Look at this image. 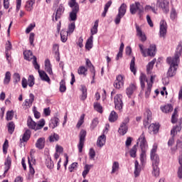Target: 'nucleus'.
Instances as JSON below:
<instances>
[{
    "mask_svg": "<svg viewBox=\"0 0 182 182\" xmlns=\"http://www.w3.org/2000/svg\"><path fill=\"white\" fill-rule=\"evenodd\" d=\"M150 157L152 161L153 171L152 174L155 177L160 176V169H159V163H160V158L157 154V144H154L150 152Z\"/></svg>",
    "mask_w": 182,
    "mask_h": 182,
    "instance_id": "obj_1",
    "label": "nucleus"
},
{
    "mask_svg": "<svg viewBox=\"0 0 182 182\" xmlns=\"http://www.w3.org/2000/svg\"><path fill=\"white\" fill-rule=\"evenodd\" d=\"M156 79V75H151V81L149 82L147 80V77L144 74H141L139 77V80L141 83V87L142 90L145 87L144 82H147L148 87L145 91V97L147 99L149 96H150V93H151V87L153 86V80Z\"/></svg>",
    "mask_w": 182,
    "mask_h": 182,
    "instance_id": "obj_2",
    "label": "nucleus"
},
{
    "mask_svg": "<svg viewBox=\"0 0 182 182\" xmlns=\"http://www.w3.org/2000/svg\"><path fill=\"white\" fill-rule=\"evenodd\" d=\"M166 62L170 65L167 72V76L168 77H173V76H176V73H177V68H178V63H180V61L173 60V58H171V57H168L166 59Z\"/></svg>",
    "mask_w": 182,
    "mask_h": 182,
    "instance_id": "obj_3",
    "label": "nucleus"
},
{
    "mask_svg": "<svg viewBox=\"0 0 182 182\" xmlns=\"http://www.w3.org/2000/svg\"><path fill=\"white\" fill-rule=\"evenodd\" d=\"M70 8H72V11L70 13V21H76L77 19V13L80 11L79 4L76 0H70L68 2Z\"/></svg>",
    "mask_w": 182,
    "mask_h": 182,
    "instance_id": "obj_4",
    "label": "nucleus"
},
{
    "mask_svg": "<svg viewBox=\"0 0 182 182\" xmlns=\"http://www.w3.org/2000/svg\"><path fill=\"white\" fill-rule=\"evenodd\" d=\"M138 140L140 142V148L141 149L140 160L141 163H144V160H146V150H147V141H146L144 134H142Z\"/></svg>",
    "mask_w": 182,
    "mask_h": 182,
    "instance_id": "obj_5",
    "label": "nucleus"
},
{
    "mask_svg": "<svg viewBox=\"0 0 182 182\" xmlns=\"http://www.w3.org/2000/svg\"><path fill=\"white\" fill-rule=\"evenodd\" d=\"M139 48L144 58H147V56L153 57L156 55V45L154 44L151 45L147 50H144V47L142 44H139Z\"/></svg>",
    "mask_w": 182,
    "mask_h": 182,
    "instance_id": "obj_6",
    "label": "nucleus"
},
{
    "mask_svg": "<svg viewBox=\"0 0 182 182\" xmlns=\"http://www.w3.org/2000/svg\"><path fill=\"white\" fill-rule=\"evenodd\" d=\"M27 125L29 129H32L33 130H41L45 126V119H42L36 124L31 117H28Z\"/></svg>",
    "mask_w": 182,
    "mask_h": 182,
    "instance_id": "obj_7",
    "label": "nucleus"
},
{
    "mask_svg": "<svg viewBox=\"0 0 182 182\" xmlns=\"http://www.w3.org/2000/svg\"><path fill=\"white\" fill-rule=\"evenodd\" d=\"M127 11V5L123 3L118 9V14L115 17L114 23L116 25H119L120 23V21L124 15H126V11Z\"/></svg>",
    "mask_w": 182,
    "mask_h": 182,
    "instance_id": "obj_8",
    "label": "nucleus"
},
{
    "mask_svg": "<svg viewBox=\"0 0 182 182\" xmlns=\"http://www.w3.org/2000/svg\"><path fill=\"white\" fill-rule=\"evenodd\" d=\"M129 11L132 15L136 14V12L139 14V15H141V14L144 12V8L143 6H141V4H140V2H135V4L130 5Z\"/></svg>",
    "mask_w": 182,
    "mask_h": 182,
    "instance_id": "obj_9",
    "label": "nucleus"
},
{
    "mask_svg": "<svg viewBox=\"0 0 182 182\" xmlns=\"http://www.w3.org/2000/svg\"><path fill=\"white\" fill-rule=\"evenodd\" d=\"M80 141L77 145L79 153H82L83 150V146H85V141L86 140V130L82 129L80 132Z\"/></svg>",
    "mask_w": 182,
    "mask_h": 182,
    "instance_id": "obj_10",
    "label": "nucleus"
},
{
    "mask_svg": "<svg viewBox=\"0 0 182 182\" xmlns=\"http://www.w3.org/2000/svg\"><path fill=\"white\" fill-rule=\"evenodd\" d=\"M122 97L123 96L120 94L116 95L114 97L115 109L119 112H122V109H123V101L122 100Z\"/></svg>",
    "mask_w": 182,
    "mask_h": 182,
    "instance_id": "obj_11",
    "label": "nucleus"
},
{
    "mask_svg": "<svg viewBox=\"0 0 182 182\" xmlns=\"http://www.w3.org/2000/svg\"><path fill=\"white\" fill-rule=\"evenodd\" d=\"M124 86V75H119L114 82L115 89H122Z\"/></svg>",
    "mask_w": 182,
    "mask_h": 182,
    "instance_id": "obj_12",
    "label": "nucleus"
},
{
    "mask_svg": "<svg viewBox=\"0 0 182 182\" xmlns=\"http://www.w3.org/2000/svg\"><path fill=\"white\" fill-rule=\"evenodd\" d=\"M166 35H167V23L162 20L160 22L159 36L160 38H166Z\"/></svg>",
    "mask_w": 182,
    "mask_h": 182,
    "instance_id": "obj_13",
    "label": "nucleus"
},
{
    "mask_svg": "<svg viewBox=\"0 0 182 182\" xmlns=\"http://www.w3.org/2000/svg\"><path fill=\"white\" fill-rule=\"evenodd\" d=\"M182 53V43H179L176 48V51L173 57H171V59L180 62V56Z\"/></svg>",
    "mask_w": 182,
    "mask_h": 182,
    "instance_id": "obj_14",
    "label": "nucleus"
},
{
    "mask_svg": "<svg viewBox=\"0 0 182 182\" xmlns=\"http://www.w3.org/2000/svg\"><path fill=\"white\" fill-rule=\"evenodd\" d=\"M156 5H159V6H160V8H161L164 12H168V1L157 0Z\"/></svg>",
    "mask_w": 182,
    "mask_h": 182,
    "instance_id": "obj_15",
    "label": "nucleus"
},
{
    "mask_svg": "<svg viewBox=\"0 0 182 182\" xmlns=\"http://www.w3.org/2000/svg\"><path fill=\"white\" fill-rule=\"evenodd\" d=\"M135 26H136V29L137 36L141 38V42H146V41H147V38L146 37V34H144L143 33V31H141V28H140V26H139V25H137V24H135Z\"/></svg>",
    "mask_w": 182,
    "mask_h": 182,
    "instance_id": "obj_16",
    "label": "nucleus"
},
{
    "mask_svg": "<svg viewBox=\"0 0 182 182\" xmlns=\"http://www.w3.org/2000/svg\"><path fill=\"white\" fill-rule=\"evenodd\" d=\"M63 12H65V7H63L61 4L59 6L58 9H57L55 18H53V21H55V22H57L58 19H60V16H62V14H63Z\"/></svg>",
    "mask_w": 182,
    "mask_h": 182,
    "instance_id": "obj_17",
    "label": "nucleus"
},
{
    "mask_svg": "<svg viewBox=\"0 0 182 182\" xmlns=\"http://www.w3.org/2000/svg\"><path fill=\"white\" fill-rule=\"evenodd\" d=\"M144 116L146 117V119L144 120V127H149V122L151 120V111L150 109H146Z\"/></svg>",
    "mask_w": 182,
    "mask_h": 182,
    "instance_id": "obj_18",
    "label": "nucleus"
},
{
    "mask_svg": "<svg viewBox=\"0 0 182 182\" xmlns=\"http://www.w3.org/2000/svg\"><path fill=\"white\" fill-rule=\"evenodd\" d=\"M53 51L55 53V58L56 59V61L59 62V60H60V54L59 53V45L58 44H54L53 46Z\"/></svg>",
    "mask_w": 182,
    "mask_h": 182,
    "instance_id": "obj_19",
    "label": "nucleus"
},
{
    "mask_svg": "<svg viewBox=\"0 0 182 182\" xmlns=\"http://www.w3.org/2000/svg\"><path fill=\"white\" fill-rule=\"evenodd\" d=\"M59 119L58 118V117H54L53 118H51L50 119V127L51 129H55V127H58V126H59Z\"/></svg>",
    "mask_w": 182,
    "mask_h": 182,
    "instance_id": "obj_20",
    "label": "nucleus"
},
{
    "mask_svg": "<svg viewBox=\"0 0 182 182\" xmlns=\"http://www.w3.org/2000/svg\"><path fill=\"white\" fill-rule=\"evenodd\" d=\"M36 147L37 149H38L39 150H42V149H44L45 138H43V137L39 138L36 143Z\"/></svg>",
    "mask_w": 182,
    "mask_h": 182,
    "instance_id": "obj_21",
    "label": "nucleus"
},
{
    "mask_svg": "<svg viewBox=\"0 0 182 182\" xmlns=\"http://www.w3.org/2000/svg\"><path fill=\"white\" fill-rule=\"evenodd\" d=\"M134 90H136V85L134 84H130L129 87L126 89V94L128 97H130L133 93H134Z\"/></svg>",
    "mask_w": 182,
    "mask_h": 182,
    "instance_id": "obj_22",
    "label": "nucleus"
},
{
    "mask_svg": "<svg viewBox=\"0 0 182 182\" xmlns=\"http://www.w3.org/2000/svg\"><path fill=\"white\" fill-rule=\"evenodd\" d=\"M104 144H106V135L102 134L98 137L97 146L98 147H103Z\"/></svg>",
    "mask_w": 182,
    "mask_h": 182,
    "instance_id": "obj_23",
    "label": "nucleus"
},
{
    "mask_svg": "<svg viewBox=\"0 0 182 182\" xmlns=\"http://www.w3.org/2000/svg\"><path fill=\"white\" fill-rule=\"evenodd\" d=\"M45 70L48 75H53V72L52 71V65H50V60L49 59H46L45 60Z\"/></svg>",
    "mask_w": 182,
    "mask_h": 182,
    "instance_id": "obj_24",
    "label": "nucleus"
},
{
    "mask_svg": "<svg viewBox=\"0 0 182 182\" xmlns=\"http://www.w3.org/2000/svg\"><path fill=\"white\" fill-rule=\"evenodd\" d=\"M33 5H35V0H28L26 2L25 9L28 12H31L33 9Z\"/></svg>",
    "mask_w": 182,
    "mask_h": 182,
    "instance_id": "obj_25",
    "label": "nucleus"
},
{
    "mask_svg": "<svg viewBox=\"0 0 182 182\" xmlns=\"http://www.w3.org/2000/svg\"><path fill=\"white\" fill-rule=\"evenodd\" d=\"M128 130H129V127H127V125H123L121 124L120 127L118 129V133L121 136H124V134H126V133H127Z\"/></svg>",
    "mask_w": 182,
    "mask_h": 182,
    "instance_id": "obj_26",
    "label": "nucleus"
},
{
    "mask_svg": "<svg viewBox=\"0 0 182 182\" xmlns=\"http://www.w3.org/2000/svg\"><path fill=\"white\" fill-rule=\"evenodd\" d=\"M155 63H156V59L152 60L151 62L148 63V65H146L147 75H151V70H153V68H154Z\"/></svg>",
    "mask_w": 182,
    "mask_h": 182,
    "instance_id": "obj_27",
    "label": "nucleus"
},
{
    "mask_svg": "<svg viewBox=\"0 0 182 182\" xmlns=\"http://www.w3.org/2000/svg\"><path fill=\"white\" fill-rule=\"evenodd\" d=\"M39 76L41 80H44V82H50V78L48 76V74L45 73V71L38 70Z\"/></svg>",
    "mask_w": 182,
    "mask_h": 182,
    "instance_id": "obj_28",
    "label": "nucleus"
},
{
    "mask_svg": "<svg viewBox=\"0 0 182 182\" xmlns=\"http://www.w3.org/2000/svg\"><path fill=\"white\" fill-rule=\"evenodd\" d=\"M159 128H160V127L159 126V124H151L149 127V130L151 133L156 134V133H159Z\"/></svg>",
    "mask_w": 182,
    "mask_h": 182,
    "instance_id": "obj_29",
    "label": "nucleus"
},
{
    "mask_svg": "<svg viewBox=\"0 0 182 182\" xmlns=\"http://www.w3.org/2000/svg\"><path fill=\"white\" fill-rule=\"evenodd\" d=\"M85 48L88 50H90V49L93 48V36H90V37L87 39L85 44Z\"/></svg>",
    "mask_w": 182,
    "mask_h": 182,
    "instance_id": "obj_30",
    "label": "nucleus"
},
{
    "mask_svg": "<svg viewBox=\"0 0 182 182\" xmlns=\"http://www.w3.org/2000/svg\"><path fill=\"white\" fill-rule=\"evenodd\" d=\"M81 92L82 95L80 97V99L82 100H86V98L87 97V89L86 88V86L81 85Z\"/></svg>",
    "mask_w": 182,
    "mask_h": 182,
    "instance_id": "obj_31",
    "label": "nucleus"
},
{
    "mask_svg": "<svg viewBox=\"0 0 182 182\" xmlns=\"http://www.w3.org/2000/svg\"><path fill=\"white\" fill-rule=\"evenodd\" d=\"M92 167H93V165H89V164H86L84 166V171H82L83 178H86V176H87V174H89V171H90V168Z\"/></svg>",
    "mask_w": 182,
    "mask_h": 182,
    "instance_id": "obj_32",
    "label": "nucleus"
},
{
    "mask_svg": "<svg viewBox=\"0 0 182 182\" xmlns=\"http://www.w3.org/2000/svg\"><path fill=\"white\" fill-rule=\"evenodd\" d=\"M11 157L8 156L4 163V166H5L4 174L8 173V171L11 168Z\"/></svg>",
    "mask_w": 182,
    "mask_h": 182,
    "instance_id": "obj_33",
    "label": "nucleus"
},
{
    "mask_svg": "<svg viewBox=\"0 0 182 182\" xmlns=\"http://www.w3.org/2000/svg\"><path fill=\"white\" fill-rule=\"evenodd\" d=\"M161 109L164 113H170V112H173V106L168 104L164 107H161Z\"/></svg>",
    "mask_w": 182,
    "mask_h": 182,
    "instance_id": "obj_34",
    "label": "nucleus"
},
{
    "mask_svg": "<svg viewBox=\"0 0 182 182\" xmlns=\"http://www.w3.org/2000/svg\"><path fill=\"white\" fill-rule=\"evenodd\" d=\"M33 100H35V95L31 93L29 95V99H26L25 100V103L27 106H28V107H31V106H32V103H33Z\"/></svg>",
    "mask_w": 182,
    "mask_h": 182,
    "instance_id": "obj_35",
    "label": "nucleus"
},
{
    "mask_svg": "<svg viewBox=\"0 0 182 182\" xmlns=\"http://www.w3.org/2000/svg\"><path fill=\"white\" fill-rule=\"evenodd\" d=\"M119 116H117V113L114 111H112L109 117V121L111 122V123H113L117 120Z\"/></svg>",
    "mask_w": 182,
    "mask_h": 182,
    "instance_id": "obj_36",
    "label": "nucleus"
},
{
    "mask_svg": "<svg viewBox=\"0 0 182 182\" xmlns=\"http://www.w3.org/2000/svg\"><path fill=\"white\" fill-rule=\"evenodd\" d=\"M98 27H99V20H96L93 27L90 30L91 36H93V35H96V33H97Z\"/></svg>",
    "mask_w": 182,
    "mask_h": 182,
    "instance_id": "obj_37",
    "label": "nucleus"
},
{
    "mask_svg": "<svg viewBox=\"0 0 182 182\" xmlns=\"http://www.w3.org/2000/svg\"><path fill=\"white\" fill-rule=\"evenodd\" d=\"M23 55L24 59H26V60H31L32 59H33V55L31 50L24 51Z\"/></svg>",
    "mask_w": 182,
    "mask_h": 182,
    "instance_id": "obj_38",
    "label": "nucleus"
},
{
    "mask_svg": "<svg viewBox=\"0 0 182 182\" xmlns=\"http://www.w3.org/2000/svg\"><path fill=\"white\" fill-rule=\"evenodd\" d=\"M112 6V1H109L105 6L104 11L102 14V16L105 18L106 16V14H107V11H109V8Z\"/></svg>",
    "mask_w": 182,
    "mask_h": 182,
    "instance_id": "obj_39",
    "label": "nucleus"
},
{
    "mask_svg": "<svg viewBox=\"0 0 182 182\" xmlns=\"http://www.w3.org/2000/svg\"><path fill=\"white\" fill-rule=\"evenodd\" d=\"M29 139H31V130L27 129L23 135L22 140L23 141H28Z\"/></svg>",
    "mask_w": 182,
    "mask_h": 182,
    "instance_id": "obj_40",
    "label": "nucleus"
},
{
    "mask_svg": "<svg viewBox=\"0 0 182 182\" xmlns=\"http://www.w3.org/2000/svg\"><path fill=\"white\" fill-rule=\"evenodd\" d=\"M68 35H69L68 33V31H61L60 32V38H61V41L63 42V43H65V42H66V41H68Z\"/></svg>",
    "mask_w": 182,
    "mask_h": 182,
    "instance_id": "obj_41",
    "label": "nucleus"
},
{
    "mask_svg": "<svg viewBox=\"0 0 182 182\" xmlns=\"http://www.w3.org/2000/svg\"><path fill=\"white\" fill-rule=\"evenodd\" d=\"M8 132L10 134H12L15 132V123L14 122H10L7 126Z\"/></svg>",
    "mask_w": 182,
    "mask_h": 182,
    "instance_id": "obj_42",
    "label": "nucleus"
},
{
    "mask_svg": "<svg viewBox=\"0 0 182 182\" xmlns=\"http://www.w3.org/2000/svg\"><path fill=\"white\" fill-rule=\"evenodd\" d=\"M94 109L96 112H98V113H103V107H102L99 102L94 103Z\"/></svg>",
    "mask_w": 182,
    "mask_h": 182,
    "instance_id": "obj_43",
    "label": "nucleus"
},
{
    "mask_svg": "<svg viewBox=\"0 0 182 182\" xmlns=\"http://www.w3.org/2000/svg\"><path fill=\"white\" fill-rule=\"evenodd\" d=\"M60 92L61 93H65V92H66V82H65V80H62L60 82Z\"/></svg>",
    "mask_w": 182,
    "mask_h": 182,
    "instance_id": "obj_44",
    "label": "nucleus"
},
{
    "mask_svg": "<svg viewBox=\"0 0 182 182\" xmlns=\"http://www.w3.org/2000/svg\"><path fill=\"white\" fill-rule=\"evenodd\" d=\"M135 62H136V58L133 57L130 63V70L131 72H133L134 75H136V67H134Z\"/></svg>",
    "mask_w": 182,
    "mask_h": 182,
    "instance_id": "obj_45",
    "label": "nucleus"
},
{
    "mask_svg": "<svg viewBox=\"0 0 182 182\" xmlns=\"http://www.w3.org/2000/svg\"><path fill=\"white\" fill-rule=\"evenodd\" d=\"M9 82H11V72L7 71L5 74V77L4 80V85H9Z\"/></svg>",
    "mask_w": 182,
    "mask_h": 182,
    "instance_id": "obj_46",
    "label": "nucleus"
},
{
    "mask_svg": "<svg viewBox=\"0 0 182 182\" xmlns=\"http://www.w3.org/2000/svg\"><path fill=\"white\" fill-rule=\"evenodd\" d=\"M99 124V119L95 118L92 119V123L90 124V129L91 130H95L96 127H97V125Z\"/></svg>",
    "mask_w": 182,
    "mask_h": 182,
    "instance_id": "obj_47",
    "label": "nucleus"
},
{
    "mask_svg": "<svg viewBox=\"0 0 182 182\" xmlns=\"http://www.w3.org/2000/svg\"><path fill=\"white\" fill-rule=\"evenodd\" d=\"M135 177H139L140 176V168L139 167V161H135V170L134 172Z\"/></svg>",
    "mask_w": 182,
    "mask_h": 182,
    "instance_id": "obj_48",
    "label": "nucleus"
},
{
    "mask_svg": "<svg viewBox=\"0 0 182 182\" xmlns=\"http://www.w3.org/2000/svg\"><path fill=\"white\" fill-rule=\"evenodd\" d=\"M28 85L29 87H33L35 85V77L33 75H29L28 78Z\"/></svg>",
    "mask_w": 182,
    "mask_h": 182,
    "instance_id": "obj_49",
    "label": "nucleus"
},
{
    "mask_svg": "<svg viewBox=\"0 0 182 182\" xmlns=\"http://www.w3.org/2000/svg\"><path fill=\"white\" fill-rule=\"evenodd\" d=\"M14 83L16 85V83H19L21 82V75L19 73H16L13 75Z\"/></svg>",
    "mask_w": 182,
    "mask_h": 182,
    "instance_id": "obj_50",
    "label": "nucleus"
},
{
    "mask_svg": "<svg viewBox=\"0 0 182 182\" xmlns=\"http://www.w3.org/2000/svg\"><path fill=\"white\" fill-rule=\"evenodd\" d=\"M86 72H87V69L85 66H80L77 70L78 75H84V76H86Z\"/></svg>",
    "mask_w": 182,
    "mask_h": 182,
    "instance_id": "obj_51",
    "label": "nucleus"
},
{
    "mask_svg": "<svg viewBox=\"0 0 182 182\" xmlns=\"http://www.w3.org/2000/svg\"><path fill=\"white\" fill-rule=\"evenodd\" d=\"M137 153V145H134L129 151L131 157H136V154Z\"/></svg>",
    "mask_w": 182,
    "mask_h": 182,
    "instance_id": "obj_52",
    "label": "nucleus"
},
{
    "mask_svg": "<svg viewBox=\"0 0 182 182\" xmlns=\"http://www.w3.org/2000/svg\"><path fill=\"white\" fill-rule=\"evenodd\" d=\"M75 22H73L68 25V31H67L66 32L68 34L73 33V31H75Z\"/></svg>",
    "mask_w": 182,
    "mask_h": 182,
    "instance_id": "obj_53",
    "label": "nucleus"
},
{
    "mask_svg": "<svg viewBox=\"0 0 182 182\" xmlns=\"http://www.w3.org/2000/svg\"><path fill=\"white\" fill-rule=\"evenodd\" d=\"M83 123H85V114H82L80 116V118L76 125V127L77 129H80V126H82V124H83Z\"/></svg>",
    "mask_w": 182,
    "mask_h": 182,
    "instance_id": "obj_54",
    "label": "nucleus"
},
{
    "mask_svg": "<svg viewBox=\"0 0 182 182\" xmlns=\"http://www.w3.org/2000/svg\"><path fill=\"white\" fill-rule=\"evenodd\" d=\"M46 166L48 168H52L53 167V161L50 158H48L46 161Z\"/></svg>",
    "mask_w": 182,
    "mask_h": 182,
    "instance_id": "obj_55",
    "label": "nucleus"
},
{
    "mask_svg": "<svg viewBox=\"0 0 182 182\" xmlns=\"http://www.w3.org/2000/svg\"><path fill=\"white\" fill-rule=\"evenodd\" d=\"M49 140L50 142L58 141V140H59V135L58 134H54L50 136Z\"/></svg>",
    "mask_w": 182,
    "mask_h": 182,
    "instance_id": "obj_56",
    "label": "nucleus"
},
{
    "mask_svg": "<svg viewBox=\"0 0 182 182\" xmlns=\"http://www.w3.org/2000/svg\"><path fill=\"white\" fill-rule=\"evenodd\" d=\"M33 65L35 69H36L38 71L41 70H39L41 68V66L39 65V64H38V61L36 60V56L33 57Z\"/></svg>",
    "mask_w": 182,
    "mask_h": 182,
    "instance_id": "obj_57",
    "label": "nucleus"
},
{
    "mask_svg": "<svg viewBox=\"0 0 182 182\" xmlns=\"http://www.w3.org/2000/svg\"><path fill=\"white\" fill-rule=\"evenodd\" d=\"M8 147H9V143L8 142V140L6 139L4 144H3V151L4 154H6L8 151Z\"/></svg>",
    "mask_w": 182,
    "mask_h": 182,
    "instance_id": "obj_58",
    "label": "nucleus"
},
{
    "mask_svg": "<svg viewBox=\"0 0 182 182\" xmlns=\"http://www.w3.org/2000/svg\"><path fill=\"white\" fill-rule=\"evenodd\" d=\"M145 11H152V12H154V14H156V7H155V4H151V6H146L145 7Z\"/></svg>",
    "mask_w": 182,
    "mask_h": 182,
    "instance_id": "obj_59",
    "label": "nucleus"
},
{
    "mask_svg": "<svg viewBox=\"0 0 182 182\" xmlns=\"http://www.w3.org/2000/svg\"><path fill=\"white\" fill-rule=\"evenodd\" d=\"M119 170V162L115 161L112 164V173H114L115 171H117Z\"/></svg>",
    "mask_w": 182,
    "mask_h": 182,
    "instance_id": "obj_60",
    "label": "nucleus"
},
{
    "mask_svg": "<svg viewBox=\"0 0 182 182\" xmlns=\"http://www.w3.org/2000/svg\"><path fill=\"white\" fill-rule=\"evenodd\" d=\"M176 116H177V108H175L174 112L172 114L171 123L173 124L176 123L177 122V118L176 117Z\"/></svg>",
    "mask_w": 182,
    "mask_h": 182,
    "instance_id": "obj_61",
    "label": "nucleus"
},
{
    "mask_svg": "<svg viewBox=\"0 0 182 182\" xmlns=\"http://www.w3.org/2000/svg\"><path fill=\"white\" fill-rule=\"evenodd\" d=\"M34 41H35V34L33 33H31L29 36V42L31 46H35V44L33 43Z\"/></svg>",
    "mask_w": 182,
    "mask_h": 182,
    "instance_id": "obj_62",
    "label": "nucleus"
},
{
    "mask_svg": "<svg viewBox=\"0 0 182 182\" xmlns=\"http://www.w3.org/2000/svg\"><path fill=\"white\" fill-rule=\"evenodd\" d=\"M14 119V111H9L6 113V120H12Z\"/></svg>",
    "mask_w": 182,
    "mask_h": 182,
    "instance_id": "obj_63",
    "label": "nucleus"
},
{
    "mask_svg": "<svg viewBox=\"0 0 182 182\" xmlns=\"http://www.w3.org/2000/svg\"><path fill=\"white\" fill-rule=\"evenodd\" d=\"M181 127L177 125L175 127H173V129H171V134L174 135V133H176V132H181Z\"/></svg>",
    "mask_w": 182,
    "mask_h": 182,
    "instance_id": "obj_64",
    "label": "nucleus"
}]
</instances>
